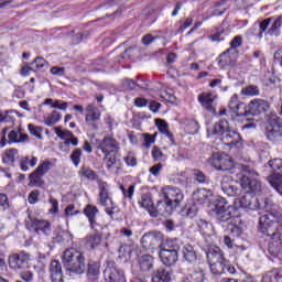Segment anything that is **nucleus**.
<instances>
[{"instance_id":"39","label":"nucleus","mask_w":282,"mask_h":282,"mask_svg":"<svg viewBox=\"0 0 282 282\" xmlns=\"http://www.w3.org/2000/svg\"><path fill=\"white\" fill-rule=\"evenodd\" d=\"M72 241V234L68 231L58 232L53 237V243H69Z\"/></svg>"},{"instance_id":"35","label":"nucleus","mask_w":282,"mask_h":282,"mask_svg":"<svg viewBox=\"0 0 282 282\" xmlns=\"http://www.w3.org/2000/svg\"><path fill=\"white\" fill-rule=\"evenodd\" d=\"M101 116H102V112H100V110H95L94 112H88L86 115L85 121L87 122V124L93 127V129H95V131H97L98 126L96 124V122H98V120H100Z\"/></svg>"},{"instance_id":"62","label":"nucleus","mask_w":282,"mask_h":282,"mask_svg":"<svg viewBox=\"0 0 282 282\" xmlns=\"http://www.w3.org/2000/svg\"><path fill=\"white\" fill-rule=\"evenodd\" d=\"M242 93L246 96H259V87L251 85L245 88V90H242Z\"/></svg>"},{"instance_id":"43","label":"nucleus","mask_w":282,"mask_h":282,"mask_svg":"<svg viewBox=\"0 0 282 282\" xmlns=\"http://www.w3.org/2000/svg\"><path fill=\"white\" fill-rule=\"evenodd\" d=\"M104 162L106 164V169H113V166H118L119 162L116 153L105 154Z\"/></svg>"},{"instance_id":"5","label":"nucleus","mask_w":282,"mask_h":282,"mask_svg":"<svg viewBox=\"0 0 282 282\" xmlns=\"http://www.w3.org/2000/svg\"><path fill=\"white\" fill-rule=\"evenodd\" d=\"M214 204V213L218 224H230V221H232V217H235L237 213V207L228 204L224 197L217 198Z\"/></svg>"},{"instance_id":"45","label":"nucleus","mask_w":282,"mask_h":282,"mask_svg":"<svg viewBox=\"0 0 282 282\" xmlns=\"http://www.w3.org/2000/svg\"><path fill=\"white\" fill-rule=\"evenodd\" d=\"M98 207L95 205L88 204L84 208V215H86L87 219H96V215H98Z\"/></svg>"},{"instance_id":"49","label":"nucleus","mask_w":282,"mask_h":282,"mask_svg":"<svg viewBox=\"0 0 282 282\" xmlns=\"http://www.w3.org/2000/svg\"><path fill=\"white\" fill-rule=\"evenodd\" d=\"M100 274V263L99 262H89L88 263V276H98Z\"/></svg>"},{"instance_id":"48","label":"nucleus","mask_w":282,"mask_h":282,"mask_svg":"<svg viewBox=\"0 0 282 282\" xmlns=\"http://www.w3.org/2000/svg\"><path fill=\"white\" fill-rule=\"evenodd\" d=\"M194 180L198 182V184H208V177L200 170H193Z\"/></svg>"},{"instance_id":"13","label":"nucleus","mask_w":282,"mask_h":282,"mask_svg":"<svg viewBox=\"0 0 282 282\" xmlns=\"http://www.w3.org/2000/svg\"><path fill=\"white\" fill-rule=\"evenodd\" d=\"M249 175H257V172L254 171V174ZM240 182L246 193H251V195H259V193L262 191L261 183L258 180L250 178L248 173L240 174Z\"/></svg>"},{"instance_id":"50","label":"nucleus","mask_w":282,"mask_h":282,"mask_svg":"<svg viewBox=\"0 0 282 282\" xmlns=\"http://www.w3.org/2000/svg\"><path fill=\"white\" fill-rule=\"evenodd\" d=\"M31 65H35L36 69H47L50 67V62L43 57H36Z\"/></svg>"},{"instance_id":"9","label":"nucleus","mask_w":282,"mask_h":282,"mask_svg":"<svg viewBox=\"0 0 282 282\" xmlns=\"http://www.w3.org/2000/svg\"><path fill=\"white\" fill-rule=\"evenodd\" d=\"M99 204L105 207V210L109 217H113V210H116V204L109 197V184L101 182L99 184Z\"/></svg>"},{"instance_id":"59","label":"nucleus","mask_w":282,"mask_h":282,"mask_svg":"<svg viewBox=\"0 0 282 282\" xmlns=\"http://www.w3.org/2000/svg\"><path fill=\"white\" fill-rule=\"evenodd\" d=\"M120 188L124 197H127L128 199H133V193H135V185H130L128 189L121 185Z\"/></svg>"},{"instance_id":"8","label":"nucleus","mask_w":282,"mask_h":282,"mask_svg":"<svg viewBox=\"0 0 282 282\" xmlns=\"http://www.w3.org/2000/svg\"><path fill=\"white\" fill-rule=\"evenodd\" d=\"M50 171H52V162H42L31 174H29V186H36L37 188L45 186L43 176L47 175Z\"/></svg>"},{"instance_id":"20","label":"nucleus","mask_w":282,"mask_h":282,"mask_svg":"<svg viewBox=\"0 0 282 282\" xmlns=\"http://www.w3.org/2000/svg\"><path fill=\"white\" fill-rule=\"evenodd\" d=\"M236 102H237V95H235L231 98V100L229 102V109H231V111L236 112V116L238 118H250V116H252L251 112L249 111L250 104H248V106H246L245 104H236Z\"/></svg>"},{"instance_id":"17","label":"nucleus","mask_w":282,"mask_h":282,"mask_svg":"<svg viewBox=\"0 0 282 282\" xmlns=\"http://www.w3.org/2000/svg\"><path fill=\"white\" fill-rule=\"evenodd\" d=\"M249 111L251 116H268L270 102L264 99H253L249 102Z\"/></svg>"},{"instance_id":"33","label":"nucleus","mask_w":282,"mask_h":282,"mask_svg":"<svg viewBox=\"0 0 282 282\" xmlns=\"http://www.w3.org/2000/svg\"><path fill=\"white\" fill-rule=\"evenodd\" d=\"M39 162V159L36 156H32L30 160V156H23L20 159L19 164H20V169L21 171H23L24 173H28V171H30V166L32 169H34V166H36Z\"/></svg>"},{"instance_id":"11","label":"nucleus","mask_w":282,"mask_h":282,"mask_svg":"<svg viewBox=\"0 0 282 282\" xmlns=\"http://www.w3.org/2000/svg\"><path fill=\"white\" fill-rule=\"evenodd\" d=\"M162 193L174 209L182 206V203L184 202V193H182V189L173 186H165L162 188Z\"/></svg>"},{"instance_id":"46","label":"nucleus","mask_w":282,"mask_h":282,"mask_svg":"<svg viewBox=\"0 0 282 282\" xmlns=\"http://www.w3.org/2000/svg\"><path fill=\"white\" fill-rule=\"evenodd\" d=\"M79 175L80 177H85V180H90V181L96 180V172H94V170L86 166L80 167Z\"/></svg>"},{"instance_id":"30","label":"nucleus","mask_w":282,"mask_h":282,"mask_svg":"<svg viewBox=\"0 0 282 282\" xmlns=\"http://www.w3.org/2000/svg\"><path fill=\"white\" fill-rule=\"evenodd\" d=\"M230 129V123H228V120L220 119L219 122H216L212 129V135H220V138L224 137V133H226Z\"/></svg>"},{"instance_id":"14","label":"nucleus","mask_w":282,"mask_h":282,"mask_svg":"<svg viewBox=\"0 0 282 282\" xmlns=\"http://www.w3.org/2000/svg\"><path fill=\"white\" fill-rule=\"evenodd\" d=\"M215 100H217V96H214L213 93H202L198 95L199 105L213 116H217V104Z\"/></svg>"},{"instance_id":"63","label":"nucleus","mask_w":282,"mask_h":282,"mask_svg":"<svg viewBox=\"0 0 282 282\" xmlns=\"http://www.w3.org/2000/svg\"><path fill=\"white\" fill-rule=\"evenodd\" d=\"M152 158H153L154 162H160V160H162V158H164V153H162L160 148L154 145V148L152 149Z\"/></svg>"},{"instance_id":"22","label":"nucleus","mask_w":282,"mask_h":282,"mask_svg":"<svg viewBox=\"0 0 282 282\" xmlns=\"http://www.w3.org/2000/svg\"><path fill=\"white\" fill-rule=\"evenodd\" d=\"M231 48H228L218 57V66L220 69H226V67H235L237 65V55H231Z\"/></svg>"},{"instance_id":"47","label":"nucleus","mask_w":282,"mask_h":282,"mask_svg":"<svg viewBox=\"0 0 282 282\" xmlns=\"http://www.w3.org/2000/svg\"><path fill=\"white\" fill-rule=\"evenodd\" d=\"M28 129L31 133V135H34V138H37V140H43V128L34 126V123H30L28 126Z\"/></svg>"},{"instance_id":"23","label":"nucleus","mask_w":282,"mask_h":282,"mask_svg":"<svg viewBox=\"0 0 282 282\" xmlns=\"http://www.w3.org/2000/svg\"><path fill=\"white\" fill-rule=\"evenodd\" d=\"M104 276L107 282H127L124 271L108 268L104 272Z\"/></svg>"},{"instance_id":"1","label":"nucleus","mask_w":282,"mask_h":282,"mask_svg":"<svg viewBox=\"0 0 282 282\" xmlns=\"http://www.w3.org/2000/svg\"><path fill=\"white\" fill-rule=\"evenodd\" d=\"M207 162L210 164V166H214L216 171H229L231 173H237V171H240V173L254 175V169L250 167L249 165H235V161L226 153L214 152Z\"/></svg>"},{"instance_id":"7","label":"nucleus","mask_w":282,"mask_h":282,"mask_svg":"<svg viewBox=\"0 0 282 282\" xmlns=\"http://www.w3.org/2000/svg\"><path fill=\"white\" fill-rule=\"evenodd\" d=\"M141 243L145 250H162L166 240L162 231H149L142 236Z\"/></svg>"},{"instance_id":"44","label":"nucleus","mask_w":282,"mask_h":282,"mask_svg":"<svg viewBox=\"0 0 282 282\" xmlns=\"http://www.w3.org/2000/svg\"><path fill=\"white\" fill-rule=\"evenodd\" d=\"M54 131H55L56 135L61 140H65V142H67V140H69L70 138H74V132H72L69 130H63L61 127H55Z\"/></svg>"},{"instance_id":"60","label":"nucleus","mask_w":282,"mask_h":282,"mask_svg":"<svg viewBox=\"0 0 282 282\" xmlns=\"http://www.w3.org/2000/svg\"><path fill=\"white\" fill-rule=\"evenodd\" d=\"M155 124L161 133H166L169 131V123L164 119H155Z\"/></svg>"},{"instance_id":"32","label":"nucleus","mask_w":282,"mask_h":282,"mask_svg":"<svg viewBox=\"0 0 282 282\" xmlns=\"http://www.w3.org/2000/svg\"><path fill=\"white\" fill-rule=\"evenodd\" d=\"M182 253L187 263H195V261H197V253L195 252V248L189 243L183 246Z\"/></svg>"},{"instance_id":"4","label":"nucleus","mask_w":282,"mask_h":282,"mask_svg":"<svg viewBox=\"0 0 282 282\" xmlns=\"http://www.w3.org/2000/svg\"><path fill=\"white\" fill-rule=\"evenodd\" d=\"M237 210L246 208L247 210H263L268 208V198H258L250 192H245L242 196L234 200Z\"/></svg>"},{"instance_id":"3","label":"nucleus","mask_w":282,"mask_h":282,"mask_svg":"<svg viewBox=\"0 0 282 282\" xmlns=\"http://www.w3.org/2000/svg\"><path fill=\"white\" fill-rule=\"evenodd\" d=\"M180 250H182V242L180 239H166L163 248L159 250V257L162 263L167 268L175 265L180 259Z\"/></svg>"},{"instance_id":"41","label":"nucleus","mask_w":282,"mask_h":282,"mask_svg":"<svg viewBox=\"0 0 282 282\" xmlns=\"http://www.w3.org/2000/svg\"><path fill=\"white\" fill-rule=\"evenodd\" d=\"M272 21H274V18H267L259 23L260 31L258 33V39L260 41H261V39H263V34H265V32H268V28H270V24L272 23Z\"/></svg>"},{"instance_id":"15","label":"nucleus","mask_w":282,"mask_h":282,"mask_svg":"<svg viewBox=\"0 0 282 282\" xmlns=\"http://www.w3.org/2000/svg\"><path fill=\"white\" fill-rule=\"evenodd\" d=\"M220 188L225 195L228 197H239L241 193H243V186H241V181L240 183H237L235 181H229L228 178H224L220 182Z\"/></svg>"},{"instance_id":"51","label":"nucleus","mask_w":282,"mask_h":282,"mask_svg":"<svg viewBox=\"0 0 282 282\" xmlns=\"http://www.w3.org/2000/svg\"><path fill=\"white\" fill-rule=\"evenodd\" d=\"M268 121H269V126L268 127H279L282 128V121L281 118H279V116H276V113H269L268 115Z\"/></svg>"},{"instance_id":"2","label":"nucleus","mask_w":282,"mask_h":282,"mask_svg":"<svg viewBox=\"0 0 282 282\" xmlns=\"http://www.w3.org/2000/svg\"><path fill=\"white\" fill-rule=\"evenodd\" d=\"M62 263L67 272H75V274H84L87 270L85 253L74 248L64 251Z\"/></svg>"},{"instance_id":"16","label":"nucleus","mask_w":282,"mask_h":282,"mask_svg":"<svg viewBox=\"0 0 282 282\" xmlns=\"http://www.w3.org/2000/svg\"><path fill=\"white\" fill-rule=\"evenodd\" d=\"M26 228L28 230H34L36 235H41V232L46 237L52 235V225L45 220L30 218V220L26 221Z\"/></svg>"},{"instance_id":"12","label":"nucleus","mask_w":282,"mask_h":282,"mask_svg":"<svg viewBox=\"0 0 282 282\" xmlns=\"http://www.w3.org/2000/svg\"><path fill=\"white\" fill-rule=\"evenodd\" d=\"M8 133V128H4L1 132V140H0V147H6V144H19V143H24L28 142V134L21 133V130H12L8 134V139L6 138Z\"/></svg>"},{"instance_id":"25","label":"nucleus","mask_w":282,"mask_h":282,"mask_svg":"<svg viewBox=\"0 0 282 282\" xmlns=\"http://www.w3.org/2000/svg\"><path fill=\"white\" fill-rule=\"evenodd\" d=\"M207 256V262L209 265H213L215 263H219L220 261H225L226 258H224V251L219 247H212L206 252Z\"/></svg>"},{"instance_id":"61","label":"nucleus","mask_w":282,"mask_h":282,"mask_svg":"<svg viewBox=\"0 0 282 282\" xmlns=\"http://www.w3.org/2000/svg\"><path fill=\"white\" fill-rule=\"evenodd\" d=\"M51 107L52 109H59L61 111H67V107H69V104L67 101L55 100Z\"/></svg>"},{"instance_id":"28","label":"nucleus","mask_w":282,"mask_h":282,"mask_svg":"<svg viewBox=\"0 0 282 282\" xmlns=\"http://www.w3.org/2000/svg\"><path fill=\"white\" fill-rule=\"evenodd\" d=\"M85 241L90 250H96V248L102 243V234L100 231L90 234L86 236Z\"/></svg>"},{"instance_id":"58","label":"nucleus","mask_w":282,"mask_h":282,"mask_svg":"<svg viewBox=\"0 0 282 282\" xmlns=\"http://www.w3.org/2000/svg\"><path fill=\"white\" fill-rule=\"evenodd\" d=\"M182 282H204V272H195L191 278H187Z\"/></svg>"},{"instance_id":"40","label":"nucleus","mask_w":282,"mask_h":282,"mask_svg":"<svg viewBox=\"0 0 282 282\" xmlns=\"http://www.w3.org/2000/svg\"><path fill=\"white\" fill-rule=\"evenodd\" d=\"M63 118V116L61 115V112L54 110L45 120L44 123L46 124V127H54V124H56L57 122H61V119Z\"/></svg>"},{"instance_id":"64","label":"nucleus","mask_w":282,"mask_h":282,"mask_svg":"<svg viewBox=\"0 0 282 282\" xmlns=\"http://www.w3.org/2000/svg\"><path fill=\"white\" fill-rule=\"evenodd\" d=\"M39 195H41V192H39V189L32 191L29 194V204H36V202H39Z\"/></svg>"},{"instance_id":"21","label":"nucleus","mask_w":282,"mask_h":282,"mask_svg":"<svg viewBox=\"0 0 282 282\" xmlns=\"http://www.w3.org/2000/svg\"><path fill=\"white\" fill-rule=\"evenodd\" d=\"M99 149L105 154L119 153L120 144L118 143V141H116V139L111 137H105L99 144Z\"/></svg>"},{"instance_id":"24","label":"nucleus","mask_w":282,"mask_h":282,"mask_svg":"<svg viewBox=\"0 0 282 282\" xmlns=\"http://www.w3.org/2000/svg\"><path fill=\"white\" fill-rule=\"evenodd\" d=\"M223 144L227 147H232L235 144H239L241 140V134L235 130H230V128L224 132L223 137L220 138Z\"/></svg>"},{"instance_id":"42","label":"nucleus","mask_w":282,"mask_h":282,"mask_svg":"<svg viewBox=\"0 0 282 282\" xmlns=\"http://www.w3.org/2000/svg\"><path fill=\"white\" fill-rule=\"evenodd\" d=\"M17 155H19V150L17 149L7 150L4 153V156L2 158V161L4 162V164H14Z\"/></svg>"},{"instance_id":"53","label":"nucleus","mask_w":282,"mask_h":282,"mask_svg":"<svg viewBox=\"0 0 282 282\" xmlns=\"http://www.w3.org/2000/svg\"><path fill=\"white\" fill-rule=\"evenodd\" d=\"M138 87H140V89H144V87L140 86V84L133 82L132 79L123 80V89H126V91H133V89H138Z\"/></svg>"},{"instance_id":"31","label":"nucleus","mask_w":282,"mask_h":282,"mask_svg":"<svg viewBox=\"0 0 282 282\" xmlns=\"http://www.w3.org/2000/svg\"><path fill=\"white\" fill-rule=\"evenodd\" d=\"M262 282H282V268H276L262 276Z\"/></svg>"},{"instance_id":"56","label":"nucleus","mask_w":282,"mask_h":282,"mask_svg":"<svg viewBox=\"0 0 282 282\" xmlns=\"http://www.w3.org/2000/svg\"><path fill=\"white\" fill-rule=\"evenodd\" d=\"M186 131L191 135H195V133L199 132V123L196 120L189 121L188 124L186 126Z\"/></svg>"},{"instance_id":"55","label":"nucleus","mask_w":282,"mask_h":282,"mask_svg":"<svg viewBox=\"0 0 282 282\" xmlns=\"http://www.w3.org/2000/svg\"><path fill=\"white\" fill-rule=\"evenodd\" d=\"M83 155V150L80 149H75L72 153H70V160L74 164V166H78V164H80V156Z\"/></svg>"},{"instance_id":"38","label":"nucleus","mask_w":282,"mask_h":282,"mask_svg":"<svg viewBox=\"0 0 282 282\" xmlns=\"http://www.w3.org/2000/svg\"><path fill=\"white\" fill-rule=\"evenodd\" d=\"M197 226L199 228V232L202 235H204L205 237H210V235H213V224L204 220V219H199L197 223Z\"/></svg>"},{"instance_id":"6","label":"nucleus","mask_w":282,"mask_h":282,"mask_svg":"<svg viewBox=\"0 0 282 282\" xmlns=\"http://www.w3.org/2000/svg\"><path fill=\"white\" fill-rule=\"evenodd\" d=\"M274 223H282V208L273 207L269 214L262 215L259 218V228L263 235H272V230L274 229Z\"/></svg>"},{"instance_id":"54","label":"nucleus","mask_w":282,"mask_h":282,"mask_svg":"<svg viewBox=\"0 0 282 282\" xmlns=\"http://www.w3.org/2000/svg\"><path fill=\"white\" fill-rule=\"evenodd\" d=\"M274 228L275 229H273L271 231V234H269L267 237H272V239H275V241H281V239H282V221L280 223V225H276Z\"/></svg>"},{"instance_id":"34","label":"nucleus","mask_w":282,"mask_h":282,"mask_svg":"<svg viewBox=\"0 0 282 282\" xmlns=\"http://www.w3.org/2000/svg\"><path fill=\"white\" fill-rule=\"evenodd\" d=\"M139 204L142 208H145V210H148L150 217L153 216V210L155 208V205H153V199L151 198V195L143 194L141 196V200H139Z\"/></svg>"},{"instance_id":"52","label":"nucleus","mask_w":282,"mask_h":282,"mask_svg":"<svg viewBox=\"0 0 282 282\" xmlns=\"http://www.w3.org/2000/svg\"><path fill=\"white\" fill-rule=\"evenodd\" d=\"M228 34H230V31L220 28L214 35H212V41L221 42L226 39V36H228Z\"/></svg>"},{"instance_id":"29","label":"nucleus","mask_w":282,"mask_h":282,"mask_svg":"<svg viewBox=\"0 0 282 282\" xmlns=\"http://www.w3.org/2000/svg\"><path fill=\"white\" fill-rule=\"evenodd\" d=\"M265 138L269 142H282V128L267 127Z\"/></svg>"},{"instance_id":"10","label":"nucleus","mask_w":282,"mask_h":282,"mask_svg":"<svg viewBox=\"0 0 282 282\" xmlns=\"http://www.w3.org/2000/svg\"><path fill=\"white\" fill-rule=\"evenodd\" d=\"M30 261H32V254L22 250L9 256V268L11 270H25L30 264Z\"/></svg>"},{"instance_id":"36","label":"nucleus","mask_w":282,"mask_h":282,"mask_svg":"<svg viewBox=\"0 0 282 282\" xmlns=\"http://www.w3.org/2000/svg\"><path fill=\"white\" fill-rule=\"evenodd\" d=\"M139 265L142 272H151L153 270V258L150 254L142 256Z\"/></svg>"},{"instance_id":"26","label":"nucleus","mask_w":282,"mask_h":282,"mask_svg":"<svg viewBox=\"0 0 282 282\" xmlns=\"http://www.w3.org/2000/svg\"><path fill=\"white\" fill-rule=\"evenodd\" d=\"M173 271L171 268H159L152 274V282H171Z\"/></svg>"},{"instance_id":"37","label":"nucleus","mask_w":282,"mask_h":282,"mask_svg":"<svg viewBox=\"0 0 282 282\" xmlns=\"http://www.w3.org/2000/svg\"><path fill=\"white\" fill-rule=\"evenodd\" d=\"M281 25H282V15L278 17L273 21V23L271 24V26L267 31V34H269V36H279V34H281V31H280Z\"/></svg>"},{"instance_id":"27","label":"nucleus","mask_w":282,"mask_h":282,"mask_svg":"<svg viewBox=\"0 0 282 282\" xmlns=\"http://www.w3.org/2000/svg\"><path fill=\"white\" fill-rule=\"evenodd\" d=\"M51 281L63 282V265L58 260H53L50 265Z\"/></svg>"},{"instance_id":"57","label":"nucleus","mask_w":282,"mask_h":282,"mask_svg":"<svg viewBox=\"0 0 282 282\" xmlns=\"http://www.w3.org/2000/svg\"><path fill=\"white\" fill-rule=\"evenodd\" d=\"M243 45V37L241 35L235 36L230 42L231 52H235L238 47H241Z\"/></svg>"},{"instance_id":"18","label":"nucleus","mask_w":282,"mask_h":282,"mask_svg":"<svg viewBox=\"0 0 282 282\" xmlns=\"http://www.w3.org/2000/svg\"><path fill=\"white\" fill-rule=\"evenodd\" d=\"M175 208L166 198L158 200L156 206L152 212V217H170Z\"/></svg>"},{"instance_id":"19","label":"nucleus","mask_w":282,"mask_h":282,"mask_svg":"<svg viewBox=\"0 0 282 282\" xmlns=\"http://www.w3.org/2000/svg\"><path fill=\"white\" fill-rule=\"evenodd\" d=\"M209 268L213 274H235L237 272V269L227 259L209 264Z\"/></svg>"}]
</instances>
